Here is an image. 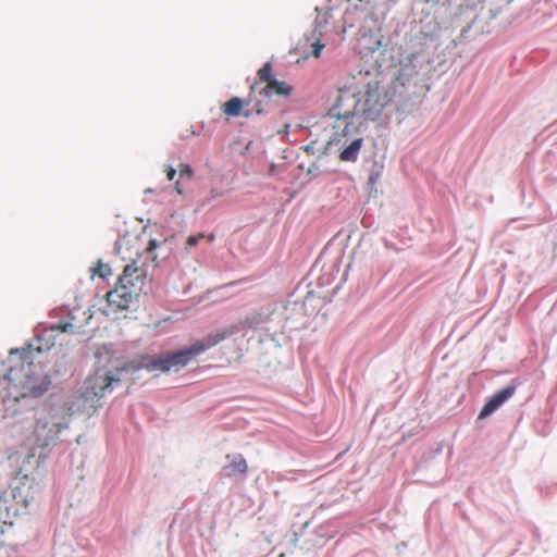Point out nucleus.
Returning a JSON list of instances; mask_svg holds the SVG:
<instances>
[{
	"label": "nucleus",
	"mask_w": 557,
	"mask_h": 557,
	"mask_svg": "<svg viewBox=\"0 0 557 557\" xmlns=\"http://www.w3.org/2000/svg\"><path fill=\"white\" fill-rule=\"evenodd\" d=\"M164 173L166 174V177L169 181H173L176 175V170L170 165L165 166Z\"/></svg>",
	"instance_id": "nucleus-22"
},
{
	"label": "nucleus",
	"mask_w": 557,
	"mask_h": 557,
	"mask_svg": "<svg viewBox=\"0 0 557 557\" xmlns=\"http://www.w3.org/2000/svg\"><path fill=\"white\" fill-rule=\"evenodd\" d=\"M2 534V532L0 531V535Z\"/></svg>",
	"instance_id": "nucleus-27"
},
{
	"label": "nucleus",
	"mask_w": 557,
	"mask_h": 557,
	"mask_svg": "<svg viewBox=\"0 0 557 557\" xmlns=\"http://www.w3.org/2000/svg\"><path fill=\"white\" fill-rule=\"evenodd\" d=\"M138 293L134 287H125L116 283L115 287L107 294V301L110 307L116 310L128 309L136 300Z\"/></svg>",
	"instance_id": "nucleus-9"
},
{
	"label": "nucleus",
	"mask_w": 557,
	"mask_h": 557,
	"mask_svg": "<svg viewBox=\"0 0 557 557\" xmlns=\"http://www.w3.org/2000/svg\"><path fill=\"white\" fill-rule=\"evenodd\" d=\"M79 405H76L75 401H65L63 405H62V414L64 418H70L74 414V412L76 410L79 409Z\"/></svg>",
	"instance_id": "nucleus-17"
},
{
	"label": "nucleus",
	"mask_w": 557,
	"mask_h": 557,
	"mask_svg": "<svg viewBox=\"0 0 557 557\" xmlns=\"http://www.w3.org/2000/svg\"><path fill=\"white\" fill-rule=\"evenodd\" d=\"M293 91V87L288 85L286 82L274 79L270 82L269 85H265L260 91V95L264 97H270L275 94L277 96L288 97Z\"/></svg>",
	"instance_id": "nucleus-13"
},
{
	"label": "nucleus",
	"mask_w": 557,
	"mask_h": 557,
	"mask_svg": "<svg viewBox=\"0 0 557 557\" xmlns=\"http://www.w3.org/2000/svg\"><path fill=\"white\" fill-rule=\"evenodd\" d=\"M3 379L5 397L14 401L39 397L48 391L51 383L41 362L35 361V354L29 348L10 352Z\"/></svg>",
	"instance_id": "nucleus-2"
},
{
	"label": "nucleus",
	"mask_w": 557,
	"mask_h": 557,
	"mask_svg": "<svg viewBox=\"0 0 557 557\" xmlns=\"http://www.w3.org/2000/svg\"><path fill=\"white\" fill-rule=\"evenodd\" d=\"M252 110H255L257 113H261L262 112V109L260 108L259 102H257L256 104L252 106Z\"/></svg>",
	"instance_id": "nucleus-25"
},
{
	"label": "nucleus",
	"mask_w": 557,
	"mask_h": 557,
	"mask_svg": "<svg viewBox=\"0 0 557 557\" xmlns=\"http://www.w3.org/2000/svg\"><path fill=\"white\" fill-rule=\"evenodd\" d=\"M258 78L261 83H265L269 85L270 82H273L275 78L272 76V66L269 62L263 64V66L258 71Z\"/></svg>",
	"instance_id": "nucleus-15"
},
{
	"label": "nucleus",
	"mask_w": 557,
	"mask_h": 557,
	"mask_svg": "<svg viewBox=\"0 0 557 557\" xmlns=\"http://www.w3.org/2000/svg\"><path fill=\"white\" fill-rule=\"evenodd\" d=\"M111 268L109 264L98 262L97 267L92 269V276L98 275L101 278H106L111 275Z\"/></svg>",
	"instance_id": "nucleus-16"
},
{
	"label": "nucleus",
	"mask_w": 557,
	"mask_h": 557,
	"mask_svg": "<svg viewBox=\"0 0 557 557\" xmlns=\"http://www.w3.org/2000/svg\"><path fill=\"white\" fill-rule=\"evenodd\" d=\"M104 355L108 362L111 364V369L97 366L95 373L86 379L83 391L78 397V400L82 401L83 409H86V407L96 409L99 399L110 389L113 383L120 382L122 371L127 369L125 366H115L114 362L116 360L109 356L108 351H106Z\"/></svg>",
	"instance_id": "nucleus-4"
},
{
	"label": "nucleus",
	"mask_w": 557,
	"mask_h": 557,
	"mask_svg": "<svg viewBox=\"0 0 557 557\" xmlns=\"http://www.w3.org/2000/svg\"><path fill=\"white\" fill-rule=\"evenodd\" d=\"M312 46H313L312 55L315 57V58L320 57L321 51H322L324 45L321 44L319 40H317Z\"/></svg>",
	"instance_id": "nucleus-21"
},
{
	"label": "nucleus",
	"mask_w": 557,
	"mask_h": 557,
	"mask_svg": "<svg viewBox=\"0 0 557 557\" xmlns=\"http://www.w3.org/2000/svg\"><path fill=\"white\" fill-rule=\"evenodd\" d=\"M244 101L237 97L230 99L222 107V111L227 116H238L243 110Z\"/></svg>",
	"instance_id": "nucleus-14"
},
{
	"label": "nucleus",
	"mask_w": 557,
	"mask_h": 557,
	"mask_svg": "<svg viewBox=\"0 0 557 557\" xmlns=\"http://www.w3.org/2000/svg\"><path fill=\"white\" fill-rule=\"evenodd\" d=\"M237 329L232 326L208 334L200 341H197L189 347H184L174 352L160 354L152 359H147L143 363L148 371L169 372L170 370L180 371L188 366L191 361L211 347L218 345L226 337L235 334Z\"/></svg>",
	"instance_id": "nucleus-3"
},
{
	"label": "nucleus",
	"mask_w": 557,
	"mask_h": 557,
	"mask_svg": "<svg viewBox=\"0 0 557 557\" xmlns=\"http://www.w3.org/2000/svg\"><path fill=\"white\" fill-rule=\"evenodd\" d=\"M228 463L223 467L224 474L228 478L245 474L248 470L246 459L242 455H227Z\"/></svg>",
	"instance_id": "nucleus-12"
},
{
	"label": "nucleus",
	"mask_w": 557,
	"mask_h": 557,
	"mask_svg": "<svg viewBox=\"0 0 557 557\" xmlns=\"http://www.w3.org/2000/svg\"><path fill=\"white\" fill-rule=\"evenodd\" d=\"M257 86H258V82H256V83L251 86V88H250V94H249L248 99H247V101H246V104H247V106H250V104L252 103V92H255V90H256Z\"/></svg>",
	"instance_id": "nucleus-23"
},
{
	"label": "nucleus",
	"mask_w": 557,
	"mask_h": 557,
	"mask_svg": "<svg viewBox=\"0 0 557 557\" xmlns=\"http://www.w3.org/2000/svg\"><path fill=\"white\" fill-rule=\"evenodd\" d=\"M117 284L124 285L125 287H134L136 288V293L139 294L144 284L143 272L135 263H128L125 265L123 273L119 276Z\"/></svg>",
	"instance_id": "nucleus-11"
},
{
	"label": "nucleus",
	"mask_w": 557,
	"mask_h": 557,
	"mask_svg": "<svg viewBox=\"0 0 557 557\" xmlns=\"http://www.w3.org/2000/svg\"><path fill=\"white\" fill-rule=\"evenodd\" d=\"M65 428L60 421L57 412H52L50 420H38L35 425L36 443L40 447L48 446L58 438L61 430Z\"/></svg>",
	"instance_id": "nucleus-8"
},
{
	"label": "nucleus",
	"mask_w": 557,
	"mask_h": 557,
	"mask_svg": "<svg viewBox=\"0 0 557 557\" xmlns=\"http://www.w3.org/2000/svg\"><path fill=\"white\" fill-rule=\"evenodd\" d=\"M417 71L410 63L400 66L391 85L379 75L359 73L338 89L335 103L330 108L329 115L337 119L341 129H357L369 122H377L392 106L397 86L405 87L416 76Z\"/></svg>",
	"instance_id": "nucleus-1"
},
{
	"label": "nucleus",
	"mask_w": 557,
	"mask_h": 557,
	"mask_svg": "<svg viewBox=\"0 0 557 557\" xmlns=\"http://www.w3.org/2000/svg\"><path fill=\"white\" fill-rule=\"evenodd\" d=\"M334 136L332 145L338 146L339 160L344 162H355L358 159L362 148L363 139L360 136L361 128L357 129H341L337 127V119L333 125Z\"/></svg>",
	"instance_id": "nucleus-5"
},
{
	"label": "nucleus",
	"mask_w": 557,
	"mask_h": 557,
	"mask_svg": "<svg viewBox=\"0 0 557 557\" xmlns=\"http://www.w3.org/2000/svg\"><path fill=\"white\" fill-rule=\"evenodd\" d=\"M516 392L515 386H507L496 393L490 398V400L483 406L479 413V419H485L497 410L505 401H507Z\"/></svg>",
	"instance_id": "nucleus-10"
},
{
	"label": "nucleus",
	"mask_w": 557,
	"mask_h": 557,
	"mask_svg": "<svg viewBox=\"0 0 557 557\" xmlns=\"http://www.w3.org/2000/svg\"><path fill=\"white\" fill-rule=\"evenodd\" d=\"M178 173H180L181 180H183V178L191 180L194 176L193 169L190 168V165L185 164V163L180 164Z\"/></svg>",
	"instance_id": "nucleus-18"
},
{
	"label": "nucleus",
	"mask_w": 557,
	"mask_h": 557,
	"mask_svg": "<svg viewBox=\"0 0 557 557\" xmlns=\"http://www.w3.org/2000/svg\"><path fill=\"white\" fill-rule=\"evenodd\" d=\"M203 238V234L191 235L186 240V249L198 245L199 240Z\"/></svg>",
	"instance_id": "nucleus-19"
},
{
	"label": "nucleus",
	"mask_w": 557,
	"mask_h": 557,
	"mask_svg": "<svg viewBox=\"0 0 557 557\" xmlns=\"http://www.w3.org/2000/svg\"><path fill=\"white\" fill-rule=\"evenodd\" d=\"M97 357H98V359H99L98 363H100V361H101V357H102L101 352H98V354H97Z\"/></svg>",
	"instance_id": "nucleus-26"
},
{
	"label": "nucleus",
	"mask_w": 557,
	"mask_h": 557,
	"mask_svg": "<svg viewBox=\"0 0 557 557\" xmlns=\"http://www.w3.org/2000/svg\"><path fill=\"white\" fill-rule=\"evenodd\" d=\"M143 244L141 236L126 233L120 236L115 242V250L122 260L136 263L141 250L150 252L153 251L158 245L156 239H149L145 248Z\"/></svg>",
	"instance_id": "nucleus-7"
},
{
	"label": "nucleus",
	"mask_w": 557,
	"mask_h": 557,
	"mask_svg": "<svg viewBox=\"0 0 557 557\" xmlns=\"http://www.w3.org/2000/svg\"><path fill=\"white\" fill-rule=\"evenodd\" d=\"M27 505L28 503L20 488H14L0 495V531L2 534L5 527L13 525L15 519Z\"/></svg>",
	"instance_id": "nucleus-6"
},
{
	"label": "nucleus",
	"mask_w": 557,
	"mask_h": 557,
	"mask_svg": "<svg viewBox=\"0 0 557 557\" xmlns=\"http://www.w3.org/2000/svg\"><path fill=\"white\" fill-rule=\"evenodd\" d=\"M53 329L60 332H73L74 325L69 322L58 323L55 326H53Z\"/></svg>",
	"instance_id": "nucleus-20"
},
{
	"label": "nucleus",
	"mask_w": 557,
	"mask_h": 557,
	"mask_svg": "<svg viewBox=\"0 0 557 557\" xmlns=\"http://www.w3.org/2000/svg\"><path fill=\"white\" fill-rule=\"evenodd\" d=\"M182 180H178L175 185H174V190L178 194V195H184V188L182 186Z\"/></svg>",
	"instance_id": "nucleus-24"
}]
</instances>
